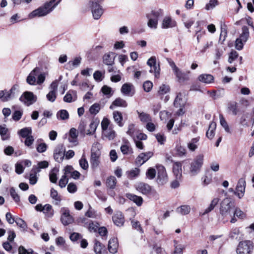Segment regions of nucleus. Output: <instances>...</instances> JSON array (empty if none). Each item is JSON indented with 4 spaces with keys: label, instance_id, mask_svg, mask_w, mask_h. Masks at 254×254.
Here are the masks:
<instances>
[{
    "label": "nucleus",
    "instance_id": "obj_32",
    "mask_svg": "<svg viewBox=\"0 0 254 254\" xmlns=\"http://www.w3.org/2000/svg\"><path fill=\"white\" fill-rule=\"evenodd\" d=\"M216 127V124L215 122H212L209 126L208 129L207 130L206 135V136L211 139L213 138L215 135V130Z\"/></svg>",
    "mask_w": 254,
    "mask_h": 254
},
{
    "label": "nucleus",
    "instance_id": "obj_57",
    "mask_svg": "<svg viewBox=\"0 0 254 254\" xmlns=\"http://www.w3.org/2000/svg\"><path fill=\"white\" fill-rule=\"evenodd\" d=\"M80 166L84 170H86L88 168V163L86 159L85 158V155H83L81 158L79 160Z\"/></svg>",
    "mask_w": 254,
    "mask_h": 254
},
{
    "label": "nucleus",
    "instance_id": "obj_45",
    "mask_svg": "<svg viewBox=\"0 0 254 254\" xmlns=\"http://www.w3.org/2000/svg\"><path fill=\"white\" fill-rule=\"evenodd\" d=\"M18 252V254H38V253L34 252L33 249L30 248L27 250L23 246L19 247Z\"/></svg>",
    "mask_w": 254,
    "mask_h": 254
},
{
    "label": "nucleus",
    "instance_id": "obj_40",
    "mask_svg": "<svg viewBox=\"0 0 254 254\" xmlns=\"http://www.w3.org/2000/svg\"><path fill=\"white\" fill-rule=\"evenodd\" d=\"M117 184V179L114 176H110L107 179L106 185L107 186L111 189L115 188Z\"/></svg>",
    "mask_w": 254,
    "mask_h": 254
},
{
    "label": "nucleus",
    "instance_id": "obj_59",
    "mask_svg": "<svg viewBox=\"0 0 254 254\" xmlns=\"http://www.w3.org/2000/svg\"><path fill=\"white\" fill-rule=\"evenodd\" d=\"M112 88L107 85L103 86L101 89L103 93L105 95L108 96V97L112 95Z\"/></svg>",
    "mask_w": 254,
    "mask_h": 254
},
{
    "label": "nucleus",
    "instance_id": "obj_58",
    "mask_svg": "<svg viewBox=\"0 0 254 254\" xmlns=\"http://www.w3.org/2000/svg\"><path fill=\"white\" fill-rule=\"evenodd\" d=\"M156 173V170L154 168H150L147 170L146 173V175L147 178L152 180L155 178Z\"/></svg>",
    "mask_w": 254,
    "mask_h": 254
},
{
    "label": "nucleus",
    "instance_id": "obj_35",
    "mask_svg": "<svg viewBox=\"0 0 254 254\" xmlns=\"http://www.w3.org/2000/svg\"><path fill=\"white\" fill-rule=\"evenodd\" d=\"M170 87L169 85L166 84H162L159 88L158 91V95L162 98L164 95L170 92Z\"/></svg>",
    "mask_w": 254,
    "mask_h": 254
},
{
    "label": "nucleus",
    "instance_id": "obj_7",
    "mask_svg": "<svg viewBox=\"0 0 254 254\" xmlns=\"http://www.w3.org/2000/svg\"><path fill=\"white\" fill-rule=\"evenodd\" d=\"M253 243L250 241L241 242L237 249V254H251Z\"/></svg>",
    "mask_w": 254,
    "mask_h": 254
},
{
    "label": "nucleus",
    "instance_id": "obj_4",
    "mask_svg": "<svg viewBox=\"0 0 254 254\" xmlns=\"http://www.w3.org/2000/svg\"><path fill=\"white\" fill-rule=\"evenodd\" d=\"M250 36L249 29L244 26L242 28V33L235 41V48L238 50H241L243 48L245 43L248 41Z\"/></svg>",
    "mask_w": 254,
    "mask_h": 254
},
{
    "label": "nucleus",
    "instance_id": "obj_37",
    "mask_svg": "<svg viewBox=\"0 0 254 254\" xmlns=\"http://www.w3.org/2000/svg\"><path fill=\"white\" fill-rule=\"evenodd\" d=\"M78 136V132L76 128L72 127L69 131V136L68 140L72 143H77V138Z\"/></svg>",
    "mask_w": 254,
    "mask_h": 254
},
{
    "label": "nucleus",
    "instance_id": "obj_27",
    "mask_svg": "<svg viewBox=\"0 0 254 254\" xmlns=\"http://www.w3.org/2000/svg\"><path fill=\"white\" fill-rule=\"evenodd\" d=\"M199 137L192 138L187 144L189 149L191 151H194L198 146Z\"/></svg>",
    "mask_w": 254,
    "mask_h": 254
},
{
    "label": "nucleus",
    "instance_id": "obj_23",
    "mask_svg": "<svg viewBox=\"0 0 254 254\" xmlns=\"http://www.w3.org/2000/svg\"><path fill=\"white\" fill-rule=\"evenodd\" d=\"M94 251L96 254H107L105 247L102 245L100 242L95 240L94 246Z\"/></svg>",
    "mask_w": 254,
    "mask_h": 254
},
{
    "label": "nucleus",
    "instance_id": "obj_64",
    "mask_svg": "<svg viewBox=\"0 0 254 254\" xmlns=\"http://www.w3.org/2000/svg\"><path fill=\"white\" fill-rule=\"evenodd\" d=\"M93 77L94 79L98 81H101L104 78V74L100 71H96L93 74Z\"/></svg>",
    "mask_w": 254,
    "mask_h": 254
},
{
    "label": "nucleus",
    "instance_id": "obj_20",
    "mask_svg": "<svg viewBox=\"0 0 254 254\" xmlns=\"http://www.w3.org/2000/svg\"><path fill=\"white\" fill-rule=\"evenodd\" d=\"M114 53L113 52H109L106 53L103 56V63L108 65L111 66L114 64L115 57H113Z\"/></svg>",
    "mask_w": 254,
    "mask_h": 254
},
{
    "label": "nucleus",
    "instance_id": "obj_52",
    "mask_svg": "<svg viewBox=\"0 0 254 254\" xmlns=\"http://www.w3.org/2000/svg\"><path fill=\"white\" fill-rule=\"evenodd\" d=\"M103 134L109 140L113 139L116 136L115 131L110 128L104 131Z\"/></svg>",
    "mask_w": 254,
    "mask_h": 254
},
{
    "label": "nucleus",
    "instance_id": "obj_61",
    "mask_svg": "<svg viewBox=\"0 0 254 254\" xmlns=\"http://www.w3.org/2000/svg\"><path fill=\"white\" fill-rule=\"evenodd\" d=\"M46 97L49 101L54 102L57 98V92L50 91L47 94Z\"/></svg>",
    "mask_w": 254,
    "mask_h": 254
},
{
    "label": "nucleus",
    "instance_id": "obj_60",
    "mask_svg": "<svg viewBox=\"0 0 254 254\" xmlns=\"http://www.w3.org/2000/svg\"><path fill=\"white\" fill-rule=\"evenodd\" d=\"M97 127V124L96 122H92L89 125L90 128L88 129L86 134H92V133H94L96 131Z\"/></svg>",
    "mask_w": 254,
    "mask_h": 254
},
{
    "label": "nucleus",
    "instance_id": "obj_10",
    "mask_svg": "<svg viewBox=\"0 0 254 254\" xmlns=\"http://www.w3.org/2000/svg\"><path fill=\"white\" fill-rule=\"evenodd\" d=\"M62 214L61 221L64 225H67L73 221L72 217L69 214V210L65 208H63L61 210Z\"/></svg>",
    "mask_w": 254,
    "mask_h": 254
},
{
    "label": "nucleus",
    "instance_id": "obj_19",
    "mask_svg": "<svg viewBox=\"0 0 254 254\" xmlns=\"http://www.w3.org/2000/svg\"><path fill=\"white\" fill-rule=\"evenodd\" d=\"M112 219L114 224L119 227L122 226L125 222L124 217L120 211L116 212L112 217Z\"/></svg>",
    "mask_w": 254,
    "mask_h": 254
},
{
    "label": "nucleus",
    "instance_id": "obj_16",
    "mask_svg": "<svg viewBox=\"0 0 254 254\" xmlns=\"http://www.w3.org/2000/svg\"><path fill=\"white\" fill-rule=\"evenodd\" d=\"M147 64L150 67H153L155 70V77L159 78L160 76V66L158 64H156V59L155 57H151L147 61Z\"/></svg>",
    "mask_w": 254,
    "mask_h": 254
},
{
    "label": "nucleus",
    "instance_id": "obj_11",
    "mask_svg": "<svg viewBox=\"0 0 254 254\" xmlns=\"http://www.w3.org/2000/svg\"><path fill=\"white\" fill-rule=\"evenodd\" d=\"M246 187V181L244 178L239 179L235 194L238 196L239 198H241L244 195Z\"/></svg>",
    "mask_w": 254,
    "mask_h": 254
},
{
    "label": "nucleus",
    "instance_id": "obj_36",
    "mask_svg": "<svg viewBox=\"0 0 254 254\" xmlns=\"http://www.w3.org/2000/svg\"><path fill=\"white\" fill-rule=\"evenodd\" d=\"M121 152L124 155H127L133 153L132 149L129 145L128 141H126L124 144L121 145L120 147Z\"/></svg>",
    "mask_w": 254,
    "mask_h": 254
},
{
    "label": "nucleus",
    "instance_id": "obj_50",
    "mask_svg": "<svg viewBox=\"0 0 254 254\" xmlns=\"http://www.w3.org/2000/svg\"><path fill=\"white\" fill-rule=\"evenodd\" d=\"M175 250L173 254H183V250L184 247L182 245L178 244L176 240L174 241Z\"/></svg>",
    "mask_w": 254,
    "mask_h": 254
},
{
    "label": "nucleus",
    "instance_id": "obj_6",
    "mask_svg": "<svg viewBox=\"0 0 254 254\" xmlns=\"http://www.w3.org/2000/svg\"><path fill=\"white\" fill-rule=\"evenodd\" d=\"M88 6L90 7L93 17L95 20L99 19L104 13L102 7L96 0H89Z\"/></svg>",
    "mask_w": 254,
    "mask_h": 254
},
{
    "label": "nucleus",
    "instance_id": "obj_25",
    "mask_svg": "<svg viewBox=\"0 0 254 254\" xmlns=\"http://www.w3.org/2000/svg\"><path fill=\"white\" fill-rule=\"evenodd\" d=\"M174 73L179 81H185L188 80L189 79V74L190 73V71L184 72L178 68Z\"/></svg>",
    "mask_w": 254,
    "mask_h": 254
},
{
    "label": "nucleus",
    "instance_id": "obj_21",
    "mask_svg": "<svg viewBox=\"0 0 254 254\" xmlns=\"http://www.w3.org/2000/svg\"><path fill=\"white\" fill-rule=\"evenodd\" d=\"M39 69L38 67H36L30 73L26 79V81L29 84H36V76L37 75V73L39 72Z\"/></svg>",
    "mask_w": 254,
    "mask_h": 254
},
{
    "label": "nucleus",
    "instance_id": "obj_46",
    "mask_svg": "<svg viewBox=\"0 0 254 254\" xmlns=\"http://www.w3.org/2000/svg\"><path fill=\"white\" fill-rule=\"evenodd\" d=\"M38 167H36L35 169L33 168L32 171L35 173H38L40 171L41 169L46 168L48 167V162L46 161H43L39 162Z\"/></svg>",
    "mask_w": 254,
    "mask_h": 254
},
{
    "label": "nucleus",
    "instance_id": "obj_44",
    "mask_svg": "<svg viewBox=\"0 0 254 254\" xmlns=\"http://www.w3.org/2000/svg\"><path fill=\"white\" fill-rule=\"evenodd\" d=\"M223 54V50L222 48L217 47L215 50L214 59L213 63L216 64H218L217 60H219Z\"/></svg>",
    "mask_w": 254,
    "mask_h": 254
},
{
    "label": "nucleus",
    "instance_id": "obj_12",
    "mask_svg": "<svg viewBox=\"0 0 254 254\" xmlns=\"http://www.w3.org/2000/svg\"><path fill=\"white\" fill-rule=\"evenodd\" d=\"M121 91L123 95L127 96H132L135 92L133 85L130 83L124 84L121 89Z\"/></svg>",
    "mask_w": 254,
    "mask_h": 254
},
{
    "label": "nucleus",
    "instance_id": "obj_53",
    "mask_svg": "<svg viewBox=\"0 0 254 254\" xmlns=\"http://www.w3.org/2000/svg\"><path fill=\"white\" fill-rule=\"evenodd\" d=\"M85 216L92 218H96L99 216L97 212L89 206L88 210L85 213Z\"/></svg>",
    "mask_w": 254,
    "mask_h": 254
},
{
    "label": "nucleus",
    "instance_id": "obj_18",
    "mask_svg": "<svg viewBox=\"0 0 254 254\" xmlns=\"http://www.w3.org/2000/svg\"><path fill=\"white\" fill-rule=\"evenodd\" d=\"M153 155L152 152H147L140 153L136 159V163L137 165H141L146 162Z\"/></svg>",
    "mask_w": 254,
    "mask_h": 254
},
{
    "label": "nucleus",
    "instance_id": "obj_33",
    "mask_svg": "<svg viewBox=\"0 0 254 254\" xmlns=\"http://www.w3.org/2000/svg\"><path fill=\"white\" fill-rule=\"evenodd\" d=\"M61 0H50L45 3L44 6L47 10H49V13L60 3Z\"/></svg>",
    "mask_w": 254,
    "mask_h": 254
},
{
    "label": "nucleus",
    "instance_id": "obj_28",
    "mask_svg": "<svg viewBox=\"0 0 254 254\" xmlns=\"http://www.w3.org/2000/svg\"><path fill=\"white\" fill-rule=\"evenodd\" d=\"M220 200L218 197L214 198L210 202L209 206L204 210V211L202 214V215H205L206 214L212 211L215 207L218 204Z\"/></svg>",
    "mask_w": 254,
    "mask_h": 254
},
{
    "label": "nucleus",
    "instance_id": "obj_5",
    "mask_svg": "<svg viewBox=\"0 0 254 254\" xmlns=\"http://www.w3.org/2000/svg\"><path fill=\"white\" fill-rule=\"evenodd\" d=\"M203 154H198L190 163V173L191 176H195L200 172L203 163Z\"/></svg>",
    "mask_w": 254,
    "mask_h": 254
},
{
    "label": "nucleus",
    "instance_id": "obj_22",
    "mask_svg": "<svg viewBox=\"0 0 254 254\" xmlns=\"http://www.w3.org/2000/svg\"><path fill=\"white\" fill-rule=\"evenodd\" d=\"M198 80L205 84H210L214 82V77L210 74H201L198 76Z\"/></svg>",
    "mask_w": 254,
    "mask_h": 254
},
{
    "label": "nucleus",
    "instance_id": "obj_63",
    "mask_svg": "<svg viewBox=\"0 0 254 254\" xmlns=\"http://www.w3.org/2000/svg\"><path fill=\"white\" fill-rule=\"evenodd\" d=\"M139 117L140 121L142 122H148L151 121L150 116L144 113H140Z\"/></svg>",
    "mask_w": 254,
    "mask_h": 254
},
{
    "label": "nucleus",
    "instance_id": "obj_14",
    "mask_svg": "<svg viewBox=\"0 0 254 254\" xmlns=\"http://www.w3.org/2000/svg\"><path fill=\"white\" fill-rule=\"evenodd\" d=\"M49 13V10L46 9L45 7L42 6L39 8L33 10L29 14V17L30 18H33L35 17H41L46 15Z\"/></svg>",
    "mask_w": 254,
    "mask_h": 254
},
{
    "label": "nucleus",
    "instance_id": "obj_26",
    "mask_svg": "<svg viewBox=\"0 0 254 254\" xmlns=\"http://www.w3.org/2000/svg\"><path fill=\"white\" fill-rule=\"evenodd\" d=\"M118 244L116 238L110 239L108 243V250L112 254H115L117 252Z\"/></svg>",
    "mask_w": 254,
    "mask_h": 254
},
{
    "label": "nucleus",
    "instance_id": "obj_62",
    "mask_svg": "<svg viewBox=\"0 0 254 254\" xmlns=\"http://www.w3.org/2000/svg\"><path fill=\"white\" fill-rule=\"evenodd\" d=\"M68 182V179L66 175H63L59 181V186L63 188H64Z\"/></svg>",
    "mask_w": 254,
    "mask_h": 254
},
{
    "label": "nucleus",
    "instance_id": "obj_48",
    "mask_svg": "<svg viewBox=\"0 0 254 254\" xmlns=\"http://www.w3.org/2000/svg\"><path fill=\"white\" fill-rule=\"evenodd\" d=\"M81 58L80 57L75 58L73 61H69L67 64L69 68L72 69L78 66L81 63Z\"/></svg>",
    "mask_w": 254,
    "mask_h": 254
},
{
    "label": "nucleus",
    "instance_id": "obj_1",
    "mask_svg": "<svg viewBox=\"0 0 254 254\" xmlns=\"http://www.w3.org/2000/svg\"><path fill=\"white\" fill-rule=\"evenodd\" d=\"M235 202L230 198L226 197L220 203L219 213L223 223L228 222L234 213Z\"/></svg>",
    "mask_w": 254,
    "mask_h": 254
},
{
    "label": "nucleus",
    "instance_id": "obj_13",
    "mask_svg": "<svg viewBox=\"0 0 254 254\" xmlns=\"http://www.w3.org/2000/svg\"><path fill=\"white\" fill-rule=\"evenodd\" d=\"M136 189L143 194H148L152 191L151 187L147 184L140 182L136 185Z\"/></svg>",
    "mask_w": 254,
    "mask_h": 254
},
{
    "label": "nucleus",
    "instance_id": "obj_43",
    "mask_svg": "<svg viewBox=\"0 0 254 254\" xmlns=\"http://www.w3.org/2000/svg\"><path fill=\"white\" fill-rule=\"evenodd\" d=\"M58 119L62 120H67L69 118V114L65 110H61L59 111L57 114Z\"/></svg>",
    "mask_w": 254,
    "mask_h": 254
},
{
    "label": "nucleus",
    "instance_id": "obj_8",
    "mask_svg": "<svg viewBox=\"0 0 254 254\" xmlns=\"http://www.w3.org/2000/svg\"><path fill=\"white\" fill-rule=\"evenodd\" d=\"M157 182L158 184L163 185L168 181V177L165 168L162 165L157 166Z\"/></svg>",
    "mask_w": 254,
    "mask_h": 254
},
{
    "label": "nucleus",
    "instance_id": "obj_47",
    "mask_svg": "<svg viewBox=\"0 0 254 254\" xmlns=\"http://www.w3.org/2000/svg\"><path fill=\"white\" fill-rule=\"evenodd\" d=\"M219 119L220 125L224 128L225 130L227 132H230V129L227 122L222 114L219 115Z\"/></svg>",
    "mask_w": 254,
    "mask_h": 254
},
{
    "label": "nucleus",
    "instance_id": "obj_34",
    "mask_svg": "<svg viewBox=\"0 0 254 254\" xmlns=\"http://www.w3.org/2000/svg\"><path fill=\"white\" fill-rule=\"evenodd\" d=\"M190 209L189 205H183L176 209V212L182 215H186L190 212Z\"/></svg>",
    "mask_w": 254,
    "mask_h": 254
},
{
    "label": "nucleus",
    "instance_id": "obj_54",
    "mask_svg": "<svg viewBox=\"0 0 254 254\" xmlns=\"http://www.w3.org/2000/svg\"><path fill=\"white\" fill-rule=\"evenodd\" d=\"M17 225L20 227L22 231H25L27 228V224L21 218H17L15 220Z\"/></svg>",
    "mask_w": 254,
    "mask_h": 254
},
{
    "label": "nucleus",
    "instance_id": "obj_41",
    "mask_svg": "<svg viewBox=\"0 0 254 254\" xmlns=\"http://www.w3.org/2000/svg\"><path fill=\"white\" fill-rule=\"evenodd\" d=\"M43 213L47 217H51L54 214V210L50 204H47L44 206Z\"/></svg>",
    "mask_w": 254,
    "mask_h": 254
},
{
    "label": "nucleus",
    "instance_id": "obj_51",
    "mask_svg": "<svg viewBox=\"0 0 254 254\" xmlns=\"http://www.w3.org/2000/svg\"><path fill=\"white\" fill-rule=\"evenodd\" d=\"M8 129L5 127L0 126V134L2 140H6L8 139L9 136L7 133Z\"/></svg>",
    "mask_w": 254,
    "mask_h": 254
},
{
    "label": "nucleus",
    "instance_id": "obj_15",
    "mask_svg": "<svg viewBox=\"0 0 254 254\" xmlns=\"http://www.w3.org/2000/svg\"><path fill=\"white\" fill-rule=\"evenodd\" d=\"M177 25L176 22L170 16H165L162 20L161 27L163 29L172 28Z\"/></svg>",
    "mask_w": 254,
    "mask_h": 254
},
{
    "label": "nucleus",
    "instance_id": "obj_17",
    "mask_svg": "<svg viewBox=\"0 0 254 254\" xmlns=\"http://www.w3.org/2000/svg\"><path fill=\"white\" fill-rule=\"evenodd\" d=\"M64 156V153L62 145H58L54 151V159L57 162L60 163L63 161Z\"/></svg>",
    "mask_w": 254,
    "mask_h": 254
},
{
    "label": "nucleus",
    "instance_id": "obj_3",
    "mask_svg": "<svg viewBox=\"0 0 254 254\" xmlns=\"http://www.w3.org/2000/svg\"><path fill=\"white\" fill-rule=\"evenodd\" d=\"M100 147V143L96 142L93 143L91 148L90 163L92 168L94 169L97 168L100 163L101 152L99 150Z\"/></svg>",
    "mask_w": 254,
    "mask_h": 254
},
{
    "label": "nucleus",
    "instance_id": "obj_29",
    "mask_svg": "<svg viewBox=\"0 0 254 254\" xmlns=\"http://www.w3.org/2000/svg\"><path fill=\"white\" fill-rule=\"evenodd\" d=\"M173 172L177 179L181 178L182 176V164L180 162H176L173 167Z\"/></svg>",
    "mask_w": 254,
    "mask_h": 254
},
{
    "label": "nucleus",
    "instance_id": "obj_42",
    "mask_svg": "<svg viewBox=\"0 0 254 254\" xmlns=\"http://www.w3.org/2000/svg\"><path fill=\"white\" fill-rule=\"evenodd\" d=\"M140 173V170L137 168H135L127 172L128 178L133 179L137 177Z\"/></svg>",
    "mask_w": 254,
    "mask_h": 254
},
{
    "label": "nucleus",
    "instance_id": "obj_31",
    "mask_svg": "<svg viewBox=\"0 0 254 254\" xmlns=\"http://www.w3.org/2000/svg\"><path fill=\"white\" fill-rule=\"evenodd\" d=\"M186 103V101L181 93H179L174 102V106L176 107H184Z\"/></svg>",
    "mask_w": 254,
    "mask_h": 254
},
{
    "label": "nucleus",
    "instance_id": "obj_39",
    "mask_svg": "<svg viewBox=\"0 0 254 254\" xmlns=\"http://www.w3.org/2000/svg\"><path fill=\"white\" fill-rule=\"evenodd\" d=\"M113 114L115 121L120 127H122L123 123H122L123 116L122 113L119 111H114Z\"/></svg>",
    "mask_w": 254,
    "mask_h": 254
},
{
    "label": "nucleus",
    "instance_id": "obj_49",
    "mask_svg": "<svg viewBox=\"0 0 254 254\" xmlns=\"http://www.w3.org/2000/svg\"><path fill=\"white\" fill-rule=\"evenodd\" d=\"M251 116L249 113L244 114L240 118V124L243 127H248V119Z\"/></svg>",
    "mask_w": 254,
    "mask_h": 254
},
{
    "label": "nucleus",
    "instance_id": "obj_55",
    "mask_svg": "<svg viewBox=\"0 0 254 254\" xmlns=\"http://www.w3.org/2000/svg\"><path fill=\"white\" fill-rule=\"evenodd\" d=\"M100 109V105L98 103H95L90 107L89 112L91 114L96 115L99 112Z\"/></svg>",
    "mask_w": 254,
    "mask_h": 254
},
{
    "label": "nucleus",
    "instance_id": "obj_30",
    "mask_svg": "<svg viewBox=\"0 0 254 254\" xmlns=\"http://www.w3.org/2000/svg\"><path fill=\"white\" fill-rule=\"evenodd\" d=\"M127 197L129 200L134 202L137 206H141L143 202V199L141 196H139L131 193L127 194Z\"/></svg>",
    "mask_w": 254,
    "mask_h": 254
},
{
    "label": "nucleus",
    "instance_id": "obj_2",
    "mask_svg": "<svg viewBox=\"0 0 254 254\" xmlns=\"http://www.w3.org/2000/svg\"><path fill=\"white\" fill-rule=\"evenodd\" d=\"M163 15V10L160 8L152 10L146 13V17L147 19V26L151 29H157L159 19L162 17Z\"/></svg>",
    "mask_w": 254,
    "mask_h": 254
},
{
    "label": "nucleus",
    "instance_id": "obj_56",
    "mask_svg": "<svg viewBox=\"0 0 254 254\" xmlns=\"http://www.w3.org/2000/svg\"><path fill=\"white\" fill-rule=\"evenodd\" d=\"M228 109L234 115H236L238 112L237 103L236 102H233L229 103Z\"/></svg>",
    "mask_w": 254,
    "mask_h": 254
},
{
    "label": "nucleus",
    "instance_id": "obj_9",
    "mask_svg": "<svg viewBox=\"0 0 254 254\" xmlns=\"http://www.w3.org/2000/svg\"><path fill=\"white\" fill-rule=\"evenodd\" d=\"M19 100L27 106H30L37 100V96L31 92L26 91L20 97Z\"/></svg>",
    "mask_w": 254,
    "mask_h": 254
},
{
    "label": "nucleus",
    "instance_id": "obj_38",
    "mask_svg": "<svg viewBox=\"0 0 254 254\" xmlns=\"http://www.w3.org/2000/svg\"><path fill=\"white\" fill-rule=\"evenodd\" d=\"M18 134L23 138H26L31 135L32 129L31 127H24L18 132Z\"/></svg>",
    "mask_w": 254,
    "mask_h": 254
},
{
    "label": "nucleus",
    "instance_id": "obj_24",
    "mask_svg": "<svg viewBox=\"0 0 254 254\" xmlns=\"http://www.w3.org/2000/svg\"><path fill=\"white\" fill-rule=\"evenodd\" d=\"M120 107L123 108H126L127 106V103L124 99L119 97L114 100L112 104L110 106V109H114V107Z\"/></svg>",
    "mask_w": 254,
    "mask_h": 254
}]
</instances>
